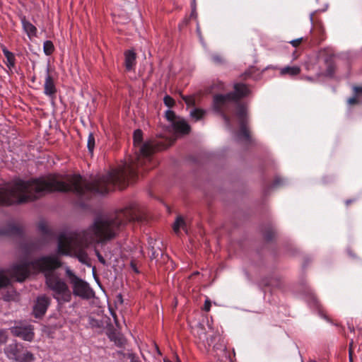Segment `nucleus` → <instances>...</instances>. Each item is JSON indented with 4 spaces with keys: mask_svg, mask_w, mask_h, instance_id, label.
Returning a JSON list of instances; mask_svg holds the SVG:
<instances>
[{
    "mask_svg": "<svg viewBox=\"0 0 362 362\" xmlns=\"http://www.w3.org/2000/svg\"><path fill=\"white\" fill-rule=\"evenodd\" d=\"M95 145V136L92 133H90L88 137L87 147L90 154H93Z\"/></svg>",
    "mask_w": 362,
    "mask_h": 362,
    "instance_id": "obj_21",
    "label": "nucleus"
},
{
    "mask_svg": "<svg viewBox=\"0 0 362 362\" xmlns=\"http://www.w3.org/2000/svg\"><path fill=\"white\" fill-rule=\"evenodd\" d=\"M355 201V199H347L346 202H345V204L346 206H349L350 204H351L352 202H354Z\"/></svg>",
    "mask_w": 362,
    "mask_h": 362,
    "instance_id": "obj_38",
    "label": "nucleus"
},
{
    "mask_svg": "<svg viewBox=\"0 0 362 362\" xmlns=\"http://www.w3.org/2000/svg\"><path fill=\"white\" fill-rule=\"evenodd\" d=\"M306 78L308 80V81H313L312 78L310 77H306Z\"/></svg>",
    "mask_w": 362,
    "mask_h": 362,
    "instance_id": "obj_43",
    "label": "nucleus"
},
{
    "mask_svg": "<svg viewBox=\"0 0 362 362\" xmlns=\"http://www.w3.org/2000/svg\"><path fill=\"white\" fill-rule=\"evenodd\" d=\"M233 97V95L228 93L227 94H216L213 98V108L216 112L221 114L228 129H231V124L230 119L227 113L235 109V115L237 116V112L240 106L246 107L243 103H236Z\"/></svg>",
    "mask_w": 362,
    "mask_h": 362,
    "instance_id": "obj_4",
    "label": "nucleus"
},
{
    "mask_svg": "<svg viewBox=\"0 0 362 362\" xmlns=\"http://www.w3.org/2000/svg\"><path fill=\"white\" fill-rule=\"evenodd\" d=\"M212 60L216 64H221L223 62V59L220 55H214L212 56Z\"/></svg>",
    "mask_w": 362,
    "mask_h": 362,
    "instance_id": "obj_27",
    "label": "nucleus"
},
{
    "mask_svg": "<svg viewBox=\"0 0 362 362\" xmlns=\"http://www.w3.org/2000/svg\"><path fill=\"white\" fill-rule=\"evenodd\" d=\"M43 50L46 55H50L54 50V47L52 41L47 40L44 42Z\"/></svg>",
    "mask_w": 362,
    "mask_h": 362,
    "instance_id": "obj_20",
    "label": "nucleus"
},
{
    "mask_svg": "<svg viewBox=\"0 0 362 362\" xmlns=\"http://www.w3.org/2000/svg\"><path fill=\"white\" fill-rule=\"evenodd\" d=\"M21 23L23 25V28L24 31L27 33L28 36L30 38L36 36L37 35V28L35 25H33L31 23L26 20L25 16L21 18Z\"/></svg>",
    "mask_w": 362,
    "mask_h": 362,
    "instance_id": "obj_15",
    "label": "nucleus"
},
{
    "mask_svg": "<svg viewBox=\"0 0 362 362\" xmlns=\"http://www.w3.org/2000/svg\"><path fill=\"white\" fill-rule=\"evenodd\" d=\"M5 353L9 359L16 362H33L35 359L34 355L31 352L16 343L8 345Z\"/></svg>",
    "mask_w": 362,
    "mask_h": 362,
    "instance_id": "obj_6",
    "label": "nucleus"
},
{
    "mask_svg": "<svg viewBox=\"0 0 362 362\" xmlns=\"http://www.w3.org/2000/svg\"><path fill=\"white\" fill-rule=\"evenodd\" d=\"M39 230L45 235H46V238H49V228L47 226V225L44 223H41L39 224Z\"/></svg>",
    "mask_w": 362,
    "mask_h": 362,
    "instance_id": "obj_24",
    "label": "nucleus"
},
{
    "mask_svg": "<svg viewBox=\"0 0 362 362\" xmlns=\"http://www.w3.org/2000/svg\"><path fill=\"white\" fill-rule=\"evenodd\" d=\"M127 358L130 360V362H141L139 358L134 353H129Z\"/></svg>",
    "mask_w": 362,
    "mask_h": 362,
    "instance_id": "obj_26",
    "label": "nucleus"
},
{
    "mask_svg": "<svg viewBox=\"0 0 362 362\" xmlns=\"http://www.w3.org/2000/svg\"><path fill=\"white\" fill-rule=\"evenodd\" d=\"M325 70L318 74V76H325L327 77H333L336 70V66L334 59L332 57H327L325 59Z\"/></svg>",
    "mask_w": 362,
    "mask_h": 362,
    "instance_id": "obj_13",
    "label": "nucleus"
},
{
    "mask_svg": "<svg viewBox=\"0 0 362 362\" xmlns=\"http://www.w3.org/2000/svg\"><path fill=\"white\" fill-rule=\"evenodd\" d=\"M163 101L165 105L169 107H173L175 104L174 100L169 95L165 96Z\"/></svg>",
    "mask_w": 362,
    "mask_h": 362,
    "instance_id": "obj_25",
    "label": "nucleus"
},
{
    "mask_svg": "<svg viewBox=\"0 0 362 362\" xmlns=\"http://www.w3.org/2000/svg\"><path fill=\"white\" fill-rule=\"evenodd\" d=\"M112 316L114 317V320H115V322L116 323V325H117V316L115 313H112Z\"/></svg>",
    "mask_w": 362,
    "mask_h": 362,
    "instance_id": "obj_39",
    "label": "nucleus"
},
{
    "mask_svg": "<svg viewBox=\"0 0 362 362\" xmlns=\"http://www.w3.org/2000/svg\"><path fill=\"white\" fill-rule=\"evenodd\" d=\"M351 344H350V348H349V361L350 362H353V358H352V351H351Z\"/></svg>",
    "mask_w": 362,
    "mask_h": 362,
    "instance_id": "obj_37",
    "label": "nucleus"
},
{
    "mask_svg": "<svg viewBox=\"0 0 362 362\" xmlns=\"http://www.w3.org/2000/svg\"><path fill=\"white\" fill-rule=\"evenodd\" d=\"M2 52L6 58V66L10 69L13 67L16 62L14 54L11 52L8 51L6 47H2Z\"/></svg>",
    "mask_w": 362,
    "mask_h": 362,
    "instance_id": "obj_17",
    "label": "nucleus"
},
{
    "mask_svg": "<svg viewBox=\"0 0 362 362\" xmlns=\"http://www.w3.org/2000/svg\"><path fill=\"white\" fill-rule=\"evenodd\" d=\"M205 114V111L202 109H194L190 112V116L195 121L201 119Z\"/></svg>",
    "mask_w": 362,
    "mask_h": 362,
    "instance_id": "obj_19",
    "label": "nucleus"
},
{
    "mask_svg": "<svg viewBox=\"0 0 362 362\" xmlns=\"http://www.w3.org/2000/svg\"><path fill=\"white\" fill-rule=\"evenodd\" d=\"M136 208L130 206L109 217L97 218L86 230L61 235L58 240V252L76 256L79 262L88 264L89 257L84 250L90 244L103 243L114 238L120 227L130 221H141Z\"/></svg>",
    "mask_w": 362,
    "mask_h": 362,
    "instance_id": "obj_2",
    "label": "nucleus"
},
{
    "mask_svg": "<svg viewBox=\"0 0 362 362\" xmlns=\"http://www.w3.org/2000/svg\"><path fill=\"white\" fill-rule=\"evenodd\" d=\"M136 54L134 50L129 49L124 52V66L127 71L134 69L136 65Z\"/></svg>",
    "mask_w": 362,
    "mask_h": 362,
    "instance_id": "obj_12",
    "label": "nucleus"
},
{
    "mask_svg": "<svg viewBox=\"0 0 362 362\" xmlns=\"http://www.w3.org/2000/svg\"><path fill=\"white\" fill-rule=\"evenodd\" d=\"M45 244V242L42 243H33L32 247H31V249L32 250H37V249H39L42 247V245Z\"/></svg>",
    "mask_w": 362,
    "mask_h": 362,
    "instance_id": "obj_33",
    "label": "nucleus"
},
{
    "mask_svg": "<svg viewBox=\"0 0 362 362\" xmlns=\"http://www.w3.org/2000/svg\"><path fill=\"white\" fill-rule=\"evenodd\" d=\"M237 117L240 124L238 136L247 141L250 139V130L247 126V115L246 107L240 106L239 110L237 112Z\"/></svg>",
    "mask_w": 362,
    "mask_h": 362,
    "instance_id": "obj_7",
    "label": "nucleus"
},
{
    "mask_svg": "<svg viewBox=\"0 0 362 362\" xmlns=\"http://www.w3.org/2000/svg\"><path fill=\"white\" fill-rule=\"evenodd\" d=\"M110 338L111 340H114L115 343H117L118 345H122L123 344V339L121 337H114L113 335L110 336Z\"/></svg>",
    "mask_w": 362,
    "mask_h": 362,
    "instance_id": "obj_28",
    "label": "nucleus"
},
{
    "mask_svg": "<svg viewBox=\"0 0 362 362\" xmlns=\"http://www.w3.org/2000/svg\"><path fill=\"white\" fill-rule=\"evenodd\" d=\"M50 304V298L45 295L39 296L33 308V313L36 317H42L47 311Z\"/></svg>",
    "mask_w": 362,
    "mask_h": 362,
    "instance_id": "obj_9",
    "label": "nucleus"
},
{
    "mask_svg": "<svg viewBox=\"0 0 362 362\" xmlns=\"http://www.w3.org/2000/svg\"><path fill=\"white\" fill-rule=\"evenodd\" d=\"M211 308V301L209 299H206L204 302V310L206 312L210 310Z\"/></svg>",
    "mask_w": 362,
    "mask_h": 362,
    "instance_id": "obj_31",
    "label": "nucleus"
},
{
    "mask_svg": "<svg viewBox=\"0 0 362 362\" xmlns=\"http://www.w3.org/2000/svg\"><path fill=\"white\" fill-rule=\"evenodd\" d=\"M182 99L189 106H194L195 105V98L192 95L182 96Z\"/></svg>",
    "mask_w": 362,
    "mask_h": 362,
    "instance_id": "obj_23",
    "label": "nucleus"
},
{
    "mask_svg": "<svg viewBox=\"0 0 362 362\" xmlns=\"http://www.w3.org/2000/svg\"><path fill=\"white\" fill-rule=\"evenodd\" d=\"M300 73V68L297 66H286L280 70V74L281 76L289 75L291 76H296Z\"/></svg>",
    "mask_w": 362,
    "mask_h": 362,
    "instance_id": "obj_16",
    "label": "nucleus"
},
{
    "mask_svg": "<svg viewBox=\"0 0 362 362\" xmlns=\"http://www.w3.org/2000/svg\"><path fill=\"white\" fill-rule=\"evenodd\" d=\"M234 91L230 93L233 95V98L236 103H241L240 100L247 96L250 93V90L247 85L244 83H237L233 86Z\"/></svg>",
    "mask_w": 362,
    "mask_h": 362,
    "instance_id": "obj_10",
    "label": "nucleus"
},
{
    "mask_svg": "<svg viewBox=\"0 0 362 362\" xmlns=\"http://www.w3.org/2000/svg\"><path fill=\"white\" fill-rule=\"evenodd\" d=\"M282 180L281 178H276L274 181V183H273V186L274 187H277L279 185H280L281 183H282Z\"/></svg>",
    "mask_w": 362,
    "mask_h": 362,
    "instance_id": "obj_35",
    "label": "nucleus"
},
{
    "mask_svg": "<svg viewBox=\"0 0 362 362\" xmlns=\"http://www.w3.org/2000/svg\"><path fill=\"white\" fill-rule=\"evenodd\" d=\"M164 362H171V361H170L169 360H165V359ZM177 362H180V361L178 358H177Z\"/></svg>",
    "mask_w": 362,
    "mask_h": 362,
    "instance_id": "obj_40",
    "label": "nucleus"
},
{
    "mask_svg": "<svg viewBox=\"0 0 362 362\" xmlns=\"http://www.w3.org/2000/svg\"><path fill=\"white\" fill-rule=\"evenodd\" d=\"M166 119L172 122V125H173V122L175 121H177L178 119L176 118V115L175 112L172 110H167L165 112Z\"/></svg>",
    "mask_w": 362,
    "mask_h": 362,
    "instance_id": "obj_22",
    "label": "nucleus"
},
{
    "mask_svg": "<svg viewBox=\"0 0 362 362\" xmlns=\"http://www.w3.org/2000/svg\"><path fill=\"white\" fill-rule=\"evenodd\" d=\"M143 133L136 129L133 140L135 147L139 148V155L135 159L107 174L98 176L90 182L79 175L63 177L50 175L45 178L33 179L28 181L18 180L0 187V205H11L34 201L52 192H73L78 196L104 194L115 187L124 188L129 180L137 175L139 167L150 162V156L154 152V144L149 141L142 143Z\"/></svg>",
    "mask_w": 362,
    "mask_h": 362,
    "instance_id": "obj_1",
    "label": "nucleus"
},
{
    "mask_svg": "<svg viewBox=\"0 0 362 362\" xmlns=\"http://www.w3.org/2000/svg\"><path fill=\"white\" fill-rule=\"evenodd\" d=\"M303 41V38L300 37V38H298V39H296V40H291L290 42V43L295 47H298L300 45V44Z\"/></svg>",
    "mask_w": 362,
    "mask_h": 362,
    "instance_id": "obj_30",
    "label": "nucleus"
},
{
    "mask_svg": "<svg viewBox=\"0 0 362 362\" xmlns=\"http://www.w3.org/2000/svg\"><path fill=\"white\" fill-rule=\"evenodd\" d=\"M173 127L176 132L183 134H187L190 131L189 125L184 119H178L177 121H175Z\"/></svg>",
    "mask_w": 362,
    "mask_h": 362,
    "instance_id": "obj_14",
    "label": "nucleus"
},
{
    "mask_svg": "<svg viewBox=\"0 0 362 362\" xmlns=\"http://www.w3.org/2000/svg\"><path fill=\"white\" fill-rule=\"evenodd\" d=\"M266 238H267V240H271V239H272V236H269V235H268V236H267V237H266Z\"/></svg>",
    "mask_w": 362,
    "mask_h": 362,
    "instance_id": "obj_42",
    "label": "nucleus"
},
{
    "mask_svg": "<svg viewBox=\"0 0 362 362\" xmlns=\"http://www.w3.org/2000/svg\"><path fill=\"white\" fill-rule=\"evenodd\" d=\"M220 85H221V88L220 89L221 90H223V83H220Z\"/></svg>",
    "mask_w": 362,
    "mask_h": 362,
    "instance_id": "obj_41",
    "label": "nucleus"
},
{
    "mask_svg": "<svg viewBox=\"0 0 362 362\" xmlns=\"http://www.w3.org/2000/svg\"><path fill=\"white\" fill-rule=\"evenodd\" d=\"M11 332L13 335L28 341H32L34 337L31 326H16L11 328Z\"/></svg>",
    "mask_w": 362,
    "mask_h": 362,
    "instance_id": "obj_8",
    "label": "nucleus"
},
{
    "mask_svg": "<svg viewBox=\"0 0 362 362\" xmlns=\"http://www.w3.org/2000/svg\"><path fill=\"white\" fill-rule=\"evenodd\" d=\"M18 231V228L16 227H11V228L8 230L4 231L3 233L5 234H13Z\"/></svg>",
    "mask_w": 362,
    "mask_h": 362,
    "instance_id": "obj_32",
    "label": "nucleus"
},
{
    "mask_svg": "<svg viewBox=\"0 0 362 362\" xmlns=\"http://www.w3.org/2000/svg\"><path fill=\"white\" fill-rule=\"evenodd\" d=\"M180 228L187 233V227L185 221L182 217L178 216L173 224V230L175 233H178Z\"/></svg>",
    "mask_w": 362,
    "mask_h": 362,
    "instance_id": "obj_18",
    "label": "nucleus"
},
{
    "mask_svg": "<svg viewBox=\"0 0 362 362\" xmlns=\"http://www.w3.org/2000/svg\"><path fill=\"white\" fill-rule=\"evenodd\" d=\"M65 272L74 296L83 299H90L94 296V292L89 284L77 276L69 267H66Z\"/></svg>",
    "mask_w": 362,
    "mask_h": 362,
    "instance_id": "obj_5",
    "label": "nucleus"
},
{
    "mask_svg": "<svg viewBox=\"0 0 362 362\" xmlns=\"http://www.w3.org/2000/svg\"><path fill=\"white\" fill-rule=\"evenodd\" d=\"M348 103L349 105H355V104H357L358 103V99L356 98V97H352V98H350L349 100H348Z\"/></svg>",
    "mask_w": 362,
    "mask_h": 362,
    "instance_id": "obj_34",
    "label": "nucleus"
},
{
    "mask_svg": "<svg viewBox=\"0 0 362 362\" xmlns=\"http://www.w3.org/2000/svg\"><path fill=\"white\" fill-rule=\"evenodd\" d=\"M61 267V262L56 256H43L32 262L22 261L8 270L0 271V289L10 284V278L19 282L23 281L30 274L42 272L45 277L47 287L52 291V296L59 303L71 300V291L66 283L54 271Z\"/></svg>",
    "mask_w": 362,
    "mask_h": 362,
    "instance_id": "obj_3",
    "label": "nucleus"
},
{
    "mask_svg": "<svg viewBox=\"0 0 362 362\" xmlns=\"http://www.w3.org/2000/svg\"><path fill=\"white\" fill-rule=\"evenodd\" d=\"M354 90L356 94L362 93V87L356 86Z\"/></svg>",
    "mask_w": 362,
    "mask_h": 362,
    "instance_id": "obj_36",
    "label": "nucleus"
},
{
    "mask_svg": "<svg viewBox=\"0 0 362 362\" xmlns=\"http://www.w3.org/2000/svg\"><path fill=\"white\" fill-rule=\"evenodd\" d=\"M95 255L99 260V262L103 264V265H105L106 264V261L105 259H104V257L101 255V254L99 252L98 250H95Z\"/></svg>",
    "mask_w": 362,
    "mask_h": 362,
    "instance_id": "obj_29",
    "label": "nucleus"
},
{
    "mask_svg": "<svg viewBox=\"0 0 362 362\" xmlns=\"http://www.w3.org/2000/svg\"><path fill=\"white\" fill-rule=\"evenodd\" d=\"M57 92V88L52 76L49 74V67L47 69V75L44 84V93L49 97H54Z\"/></svg>",
    "mask_w": 362,
    "mask_h": 362,
    "instance_id": "obj_11",
    "label": "nucleus"
}]
</instances>
